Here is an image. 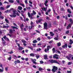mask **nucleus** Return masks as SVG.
I'll return each mask as SVG.
<instances>
[{
  "instance_id": "59",
  "label": "nucleus",
  "mask_w": 73,
  "mask_h": 73,
  "mask_svg": "<svg viewBox=\"0 0 73 73\" xmlns=\"http://www.w3.org/2000/svg\"><path fill=\"white\" fill-rule=\"evenodd\" d=\"M68 26L70 28V27H71V24H69L68 25Z\"/></svg>"
},
{
  "instance_id": "5",
  "label": "nucleus",
  "mask_w": 73,
  "mask_h": 73,
  "mask_svg": "<svg viewBox=\"0 0 73 73\" xmlns=\"http://www.w3.org/2000/svg\"><path fill=\"white\" fill-rule=\"evenodd\" d=\"M44 29H47V27H48V25H47V23L45 22L44 23Z\"/></svg>"
},
{
  "instance_id": "47",
  "label": "nucleus",
  "mask_w": 73,
  "mask_h": 73,
  "mask_svg": "<svg viewBox=\"0 0 73 73\" xmlns=\"http://www.w3.org/2000/svg\"><path fill=\"white\" fill-rule=\"evenodd\" d=\"M12 58L11 57H10L9 58H8V60H11V59Z\"/></svg>"
},
{
  "instance_id": "43",
  "label": "nucleus",
  "mask_w": 73,
  "mask_h": 73,
  "mask_svg": "<svg viewBox=\"0 0 73 73\" xmlns=\"http://www.w3.org/2000/svg\"><path fill=\"white\" fill-rule=\"evenodd\" d=\"M0 19H4V17L3 16H0Z\"/></svg>"
},
{
  "instance_id": "41",
  "label": "nucleus",
  "mask_w": 73,
  "mask_h": 73,
  "mask_svg": "<svg viewBox=\"0 0 73 73\" xmlns=\"http://www.w3.org/2000/svg\"><path fill=\"white\" fill-rule=\"evenodd\" d=\"M21 41L23 43H25V42H26L24 40H22Z\"/></svg>"
},
{
  "instance_id": "20",
  "label": "nucleus",
  "mask_w": 73,
  "mask_h": 73,
  "mask_svg": "<svg viewBox=\"0 0 73 73\" xmlns=\"http://www.w3.org/2000/svg\"><path fill=\"white\" fill-rule=\"evenodd\" d=\"M50 36H53L54 35V34L53 33V32H50Z\"/></svg>"
},
{
  "instance_id": "51",
  "label": "nucleus",
  "mask_w": 73,
  "mask_h": 73,
  "mask_svg": "<svg viewBox=\"0 0 73 73\" xmlns=\"http://www.w3.org/2000/svg\"><path fill=\"white\" fill-rule=\"evenodd\" d=\"M71 64H72V62H69L68 64V65H71Z\"/></svg>"
},
{
  "instance_id": "19",
  "label": "nucleus",
  "mask_w": 73,
  "mask_h": 73,
  "mask_svg": "<svg viewBox=\"0 0 73 73\" xmlns=\"http://www.w3.org/2000/svg\"><path fill=\"white\" fill-rule=\"evenodd\" d=\"M28 15L29 17H32V16H33V15H31V14H30V13H29V12L28 13Z\"/></svg>"
},
{
  "instance_id": "1",
  "label": "nucleus",
  "mask_w": 73,
  "mask_h": 73,
  "mask_svg": "<svg viewBox=\"0 0 73 73\" xmlns=\"http://www.w3.org/2000/svg\"><path fill=\"white\" fill-rule=\"evenodd\" d=\"M13 15H10L11 17H16V15H18V16H19V14H16V12H17V11H16V10H15V9H14L13 11Z\"/></svg>"
},
{
  "instance_id": "46",
  "label": "nucleus",
  "mask_w": 73,
  "mask_h": 73,
  "mask_svg": "<svg viewBox=\"0 0 73 73\" xmlns=\"http://www.w3.org/2000/svg\"><path fill=\"white\" fill-rule=\"evenodd\" d=\"M67 73H72V72H71V71H69L68 70H67Z\"/></svg>"
},
{
  "instance_id": "14",
  "label": "nucleus",
  "mask_w": 73,
  "mask_h": 73,
  "mask_svg": "<svg viewBox=\"0 0 73 73\" xmlns=\"http://www.w3.org/2000/svg\"><path fill=\"white\" fill-rule=\"evenodd\" d=\"M30 56H31V57H34V56H36V54H35L34 53H31L30 54Z\"/></svg>"
},
{
  "instance_id": "55",
  "label": "nucleus",
  "mask_w": 73,
  "mask_h": 73,
  "mask_svg": "<svg viewBox=\"0 0 73 73\" xmlns=\"http://www.w3.org/2000/svg\"><path fill=\"white\" fill-rule=\"evenodd\" d=\"M21 14H23V13H25V11H21Z\"/></svg>"
},
{
  "instance_id": "11",
  "label": "nucleus",
  "mask_w": 73,
  "mask_h": 73,
  "mask_svg": "<svg viewBox=\"0 0 73 73\" xmlns=\"http://www.w3.org/2000/svg\"><path fill=\"white\" fill-rule=\"evenodd\" d=\"M3 38L5 40H7V41H9V39L6 36H5L3 37Z\"/></svg>"
},
{
  "instance_id": "27",
  "label": "nucleus",
  "mask_w": 73,
  "mask_h": 73,
  "mask_svg": "<svg viewBox=\"0 0 73 73\" xmlns=\"http://www.w3.org/2000/svg\"><path fill=\"white\" fill-rule=\"evenodd\" d=\"M41 49L40 48L36 49V51H37V52H39L41 51Z\"/></svg>"
},
{
  "instance_id": "13",
  "label": "nucleus",
  "mask_w": 73,
  "mask_h": 73,
  "mask_svg": "<svg viewBox=\"0 0 73 73\" xmlns=\"http://www.w3.org/2000/svg\"><path fill=\"white\" fill-rule=\"evenodd\" d=\"M36 14V13L35 11L33 10V13H31V16H33L34 15H35Z\"/></svg>"
},
{
  "instance_id": "33",
  "label": "nucleus",
  "mask_w": 73,
  "mask_h": 73,
  "mask_svg": "<svg viewBox=\"0 0 73 73\" xmlns=\"http://www.w3.org/2000/svg\"><path fill=\"white\" fill-rule=\"evenodd\" d=\"M38 70L39 71H41V70H43V69L41 68H38Z\"/></svg>"
},
{
  "instance_id": "52",
  "label": "nucleus",
  "mask_w": 73,
  "mask_h": 73,
  "mask_svg": "<svg viewBox=\"0 0 73 73\" xmlns=\"http://www.w3.org/2000/svg\"><path fill=\"white\" fill-rule=\"evenodd\" d=\"M36 58L37 59H38V58L39 57H40V56H37V55H36Z\"/></svg>"
},
{
  "instance_id": "61",
  "label": "nucleus",
  "mask_w": 73,
  "mask_h": 73,
  "mask_svg": "<svg viewBox=\"0 0 73 73\" xmlns=\"http://www.w3.org/2000/svg\"><path fill=\"white\" fill-rule=\"evenodd\" d=\"M47 38L48 39H51V38H50L49 36H48Z\"/></svg>"
},
{
  "instance_id": "38",
  "label": "nucleus",
  "mask_w": 73,
  "mask_h": 73,
  "mask_svg": "<svg viewBox=\"0 0 73 73\" xmlns=\"http://www.w3.org/2000/svg\"><path fill=\"white\" fill-rule=\"evenodd\" d=\"M33 46L34 47H37L36 46V44H33Z\"/></svg>"
},
{
  "instance_id": "12",
  "label": "nucleus",
  "mask_w": 73,
  "mask_h": 73,
  "mask_svg": "<svg viewBox=\"0 0 73 73\" xmlns=\"http://www.w3.org/2000/svg\"><path fill=\"white\" fill-rule=\"evenodd\" d=\"M68 46V44H64V45H63L62 46V48H67Z\"/></svg>"
},
{
  "instance_id": "36",
  "label": "nucleus",
  "mask_w": 73,
  "mask_h": 73,
  "mask_svg": "<svg viewBox=\"0 0 73 73\" xmlns=\"http://www.w3.org/2000/svg\"><path fill=\"white\" fill-rule=\"evenodd\" d=\"M0 9L1 10H4V8L3 7H1Z\"/></svg>"
},
{
  "instance_id": "8",
  "label": "nucleus",
  "mask_w": 73,
  "mask_h": 73,
  "mask_svg": "<svg viewBox=\"0 0 73 73\" xmlns=\"http://www.w3.org/2000/svg\"><path fill=\"white\" fill-rule=\"evenodd\" d=\"M13 9H13V8H11L10 10H7L6 11H5V13H9V12H11V10H12V11H13Z\"/></svg>"
},
{
  "instance_id": "62",
  "label": "nucleus",
  "mask_w": 73,
  "mask_h": 73,
  "mask_svg": "<svg viewBox=\"0 0 73 73\" xmlns=\"http://www.w3.org/2000/svg\"><path fill=\"white\" fill-rule=\"evenodd\" d=\"M10 7V5H7L6 7V8H9Z\"/></svg>"
},
{
  "instance_id": "25",
  "label": "nucleus",
  "mask_w": 73,
  "mask_h": 73,
  "mask_svg": "<svg viewBox=\"0 0 73 73\" xmlns=\"http://www.w3.org/2000/svg\"><path fill=\"white\" fill-rule=\"evenodd\" d=\"M4 72V68L2 67L1 69H0V72Z\"/></svg>"
},
{
  "instance_id": "56",
  "label": "nucleus",
  "mask_w": 73,
  "mask_h": 73,
  "mask_svg": "<svg viewBox=\"0 0 73 73\" xmlns=\"http://www.w3.org/2000/svg\"><path fill=\"white\" fill-rule=\"evenodd\" d=\"M21 5L22 6V7H25V6L23 4H21Z\"/></svg>"
},
{
  "instance_id": "50",
  "label": "nucleus",
  "mask_w": 73,
  "mask_h": 73,
  "mask_svg": "<svg viewBox=\"0 0 73 73\" xmlns=\"http://www.w3.org/2000/svg\"><path fill=\"white\" fill-rule=\"evenodd\" d=\"M53 42V40L50 41L49 42V44H52Z\"/></svg>"
},
{
  "instance_id": "49",
  "label": "nucleus",
  "mask_w": 73,
  "mask_h": 73,
  "mask_svg": "<svg viewBox=\"0 0 73 73\" xmlns=\"http://www.w3.org/2000/svg\"><path fill=\"white\" fill-rule=\"evenodd\" d=\"M27 9L28 10H31V7H27Z\"/></svg>"
},
{
  "instance_id": "32",
  "label": "nucleus",
  "mask_w": 73,
  "mask_h": 73,
  "mask_svg": "<svg viewBox=\"0 0 73 73\" xmlns=\"http://www.w3.org/2000/svg\"><path fill=\"white\" fill-rule=\"evenodd\" d=\"M9 3H14V1L12 0H9Z\"/></svg>"
},
{
  "instance_id": "60",
  "label": "nucleus",
  "mask_w": 73,
  "mask_h": 73,
  "mask_svg": "<svg viewBox=\"0 0 73 73\" xmlns=\"http://www.w3.org/2000/svg\"><path fill=\"white\" fill-rule=\"evenodd\" d=\"M56 51L58 53H59V54H61V52H60V51Z\"/></svg>"
},
{
  "instance_id": "39",
  "label": "nucleus",
  "mask_w": 73,
  "mask_h": 73,
  "mask_svg": "<svg viewBox=\"0 0 73 73\" xmlns=\"http://www.w3.org/2000/svg\"><path fill=\"white\" fill-rule=\"evenodd\" d=\"M41 21H42V19H39L38 20V23H40Z\"/></svg>"
},
{
  "instance_id": "64",
  "label": "nucleus",
  "mask_w": 73,
  "mask_h": 73,
  "mask_svg": "<svg viewBox=\"0 0 73 73\" xmlns=\"http://www.w3.org/2000/svg\"><path fill=\"white\" fill-rule=\"evenodd\" d=\"M33 67L34 68H36V66H35V65L33 66Z\"/></svg>"
},
{
  "instance_id": "17",
  "label": "nucleus",
  "mask_w": 73,
  "mask_h": 73,
  "mask_svg": "<svg viewBox=\"0 0 73 73\" xmlns=\"http://www.w3.org/2000/svg\"><path fill=\"white\" fill-rule=\"evenodd\" d=\"M23 49H24V48H23V47H19L18 50H23Z\"/></svg>"
},
{
  "instance_id": "42",
  "label": "nucleus",
  "mask_w": 73,
  "mask_h": 73,
  "mask_svg": "<svg viewBox=\"0 0 73 73\" xmlns=\"http://www.w3.org/2000/svg\"><path fill=\"white\" fill-rule=\"evenodd\" d=\"M11 27L13 29H16V27L14 26H11Z\"/></svg>"
},
{
  "instance_id": "10",
  "label": "nucleus",
  "mask_w": 73,
  "mask_h": 73,
  "mask_svg": "<svg viewBox=\"0 0 73 73\" xmlns=\"http://www.w3.org/2000/svg\"><path fill=\"white\" fill-rule=\"evenodd\" d=\"M21 62L20 61V60H17V61L15 60L14 62V63L15 64H17V63H19V64Z\"/></svg>"
},
{
  "instance_id": "54",
  "label": "nucleus",
  "mask_w": 73,
  "mask_h": 73,
  "mask_svg": "<svg viewBox=\"0 0 73 73\" xmlns=\"http://www.w3.org/2000/svg\"><path fill=\"white\" fill-rule=\"evenodd\" d=\"M9 53H10V54H12V53H13V51H11V52H10Z\"/></svg>"
},
{
  "instance_id": "28",
  "label": "nucleus",
  "mask_w": 73,
  "mask_h": 73,
  "mask_svg": "<svg viewBox=\"0 0 73 73\" xmlns=\"http://www.w3.org/2000/svg\"><path fill=\"white\" fill-rule=\"evenodd\" d=\"M24 27V25L22 24L21 25V29H23V27Z\"/></svg>"
},
{
  "instance_id": "53",
  "label": "nucleus",
  "mask_w": 73,
  "mask_h": 73,
  "mask_svg": "<svg viewBox=\"0 0 73 73\" xmlns=\"http://www.w3.org/2000/svg\"><path fill=\"white\" fill-rule=\"evenodd\" d=\"M17 44H18V46L19 48V47H20V44H18L17 43Z\"/></svg>"
},
{
  "instance_id": "3",
  "label": "nucleus",
  "mask_w": 73,
  "mask_h": 73,
  "mask_svg": "<svg viewBox=\"0 0 73 73\" xmlns=\"http://www.w3.org/2000/svg\"><path fill=\"white\" fill-rule=\"evenodd\" d=\"M50 62L51 63H56V64H59V63L56 60H52L50 61Z\"/></svg>"
},
{
  "instance_id": "37",
  "label": "nucleus",
  "mask_w": 73,
  "mask_h": 73,
  "mask_svg": "<svg viewBox=\"0 0 73 73\" xmlns=\"http://www.w3.org/2000/svg\"><path fill=\"white\" fill-rule=\"evenodd\" d=\"M69 33V30H68L66 32V34H68Z\"/></svg>"
},
{
  "instance_id": "18",
  "label": "nucleus",
  "mask_w": 73,
  "mask_h": 73,
  "mask_svg": "<svg viewBox=\"0 0 73 73\" xmlns=\"http://www.w3.org/2000/svg\"><path fill=\"white\" fill-rule=\"evenodd\" d=\"M18 9H19V10H20V11H21L23 9V7H22L21 6H19Z\"/></svg>"
},
{
  "instance_id": "34",
  "label": "nucleus",
  "mask_w": 73,
  "mask_h": 73,
  "mask_svg": "<svg viewBox=\"0 0 73 73\" xmlns=\"http://www.w3.org/2000/svg\"><path fill=\"white\" fill-rule=\"evenodd\" d=\"M5 21L7 23H8V24H9V21H8V20L7 19H5Z\"/></svg>"
},
{
  "instance_id": "58",
  "label": "nucleus",
  "mask_w": 73,
  "mask_h": 73,
  "mask_svg": "<svg viewBox=\"0 0 73 73\" xmlns=\"http://www.w3.org/2000/svg\"><path fill=\"white\" fill-rule=\"evenodd\" d=\"M40 62L41 64H43L44 63V62H43L42 61H40Z\"/></svg>"
},
{
  "instance_id": "57",
  "label": "nucleus",
  "mask_w": 73,
  "mask_h": 73,
  "mask_svg": "<svg viewBox=\"0 0 73 73\" xmlns=\"http://www.w3.org/2000/svg\"><path fill=\"white\" fill-rule=\"evenodd\" d=\"M40 38H37V40L38 41H40Z\"/></svg>"
},
{
  "instance_id": "35",
  "label": "nucleus",
  "mask_w": 73,
  "mask_h": 73,
  "mask_svg": "<svg viewBox=\"0 0 73 73\" xmlns=\"http://www.w3.org/2000/svg\"><path fill=\"white\" fill-rule=\"evenodd\" d=\"M52 51L53 52V53H54V52H56V49L55 48H53L52 49Z\"/></svg>"
},
{
  "instance_id": "40",
  "label": "nucleus",
  "mask_w": 73,
  "mask_h": 73,
  "mask_svg": "<svg viewBox=\"0 0 73 73\" xmlns=\"http://www.w3.org/2000/svg\"><path fill=\"white\" fill-rule=\"evenodd\" d=\"M9 31H10L9 33H13V31H12V30L11 29H10Z\"/></svg>"
},
{
  "instance_id": "16",
  "label": "nucleus",
  "mask_w": 73,
  "mask_h": 73,
  "mask_svg": "<svg viewBox=\"0 0 73 73\" xmlns=\"http://www.w3.org/2000/svg\"><path fill=\"white\" fill-rule=\"evenodd\" d=\"M48 0L46 1H45V3L44 4V5H45L46 7L48 6V5H47V4L48 3Z\"/></svg>"
},
{
  "instance_id": "26",
  "label": "nucleus",
  "mask_w": 73,
  "mask_h": 73,
  "mask_svg": "<svg viewBox=\"0 0 73 73\" xmlns=\"http://www.w3.org/2000/svg\"><path fill=\"white\" fill-rule=\"evenodd\" d=\"M44 59L46 60L47 59V55L45 54V55H44Z\"/></svg>"
},
{
  "instance_id": "29",
  "label": "nucleus",
  "mask_w": 73,
  "mask_h": 73,
  "mask_svg": "<svg viewBox=\"0 0 73 73\" xmlns=\"http://www.w3.org/2000/svg\"><path fill=\"white\" fill-rule=\"evenodd\" d=\"M70 23H71V24H73V20H72V19H70Z\"/></svg>"
},
{
  "instance_id": "6",
  "label": "nucleus",
  "mask_w": 73,
  "mask_h": 73,
  "mask_svg": "<svg viewBox=\"0 0 73 73\" xmlns=\"http://www.w3.org/2000/svg\"><path fill=\"white\" fill-rule=\"evenodd\" d=\"M1 40L3 43V44H4V45H5V43H6V42L5 41V40H4V39L3 38H1Z\"/></svg>"
},
{
  "instance_id": "2",
  "label": "nucleus",
  "mask_w": 73,
  "mask_h": 73,
  "mask_svg": "<svg viewBox=\"0 0 73 73\" xmlns=\"http://www.w3.org/2000/svg\"><path fill=\"white\" fill-rule=\"evenodd\" d=\"M58 69V68L57 67H56L55 66H53V68L52 70V71L53 72H55L56 71V70H57Z\"/></svg>"
},
{
  "instance_id": "7",
  "label": "nucleus",
  "mask_w": 73,
  "mask_h": 73,
  "mask_svg": "<svg viewBox=\"0 0 73 73\" xmlns=\"http://www.w3.org/2000/svg\"><path fill=\"white\" fill-rule=\"evenodd\" d=\"M1 40L3 43V44H4V45H5V43H6V42L5 41V40H4V39L3 38H1Z\"/></svg>"
},
{
  "instance_id": "9",
  "label": "nucleus",
  "mask_w": 73,
  "mask_h": 73,
  "mask_svg": "<svg viewBox=\"0 0 73 73\" xmlns=\"http://www.w3.org/2000/svg\"><path fill=\"white\" fill-rule=\"evenodd\" d=\"M52 48V45H50V46H47V51H49V49H50V48Z\"/></svg>"
},
{
  "instance_id": "21",
  "label": "nucleus",
  "mask_w": 73,
  "mask_h": 73,
  "mask_svg": "<svg viewBox=\"0 0 73 73\" xmlns=\"http://www.w3.org/2000/svg\"><path fill=\"white\" fill-rule=\"evenodd\" d=\"M54 38V40H58V35H57V37H55Z\"/></svg>"
},
{
  "instance_id": "23",
  "label": "nucleus",
  "mask_w": 73,
  "mask_h": 73,
  "mask_svg": "<svg viewBox=\"0 0 73 73\" xmlns=\"http://www.w3.org/2000/svg\"><path fill=\"white\" fill-rule=\"evenodd\" d=\"M67 12L69 13H72V11H71V10H70V9H68L67 10Z\"/></svg>"
},
{
  "instance_id": "30",
  "label": "nucleus",
  "mask_w": 73,
  "mask_h": 73,
  "mask_svg": "<svg viewBox=\"0 0 73 73\" xmlns=\"http://www.w3.org/2000/svg\"><path fill=\"white\" fill-rule=\"evenodd\" d=\"M33 43H36V42H37V40H35L33 41Z\"/></svg>"
},
{
  "instance_id": "44",
  "label": "nucleus",
  "mask_w": 73,
  "mask_h": 73,
  "mask_svg": "<svg viewBox=\"0 0 73 73\" xmlns=\"http://www.w3.org/2000/svg\"><path fill=\"white\" fill-rule=\"evenodd\" d=\"M32 26H30L29 28V30H30V29H32Z\"/></svg>"
},
{
  "instance_id": "63",
  "label": "nucleus",
  "mask_w": 73,
  "mask_h": 73,
  "mask_svg": "<svg viewBox=\"0 0 73 73\" xmlns=\"http://www.w3.org/2000/svg\"><path fill=\"white\" fill-rule=\"evenodd\" d=\"M59 50H62V48L61 47H59Z\"/></svg>"
},
{
  "instance_id": "31",
  "label": "nucleus",
  "mask_w": 73,
  "mask_h": 73,
  "mask_svg": "<svg viewBox=\"0 0 73 73\" xmlns=\"http://www.w3.org/2000/svg\"><path fill=\"white\" fill-rule=\"evenodd\" d=\"M57 46H61V43L60 42H58L57 44Z\"/></svg>"
},
{
  "instance_id": "48",
  "label": "nucleus",
  "mask_w": 73,
  "mask_h": 73,
  "mask_svg": "<svg viewBox=\"0 0 73 73\" xmlns=\"http://www.w3.org/2000/svg\"><path fill=\"white\" fill-rule=\"evenodd\" d=\"M25 3L26 4H28V1H27V0H26L25 1Z\"/></svg>"
},
{
  "instance_id": "45",
  "label": "nucleus",
  "mask_w": 73,
  "mask_h": 73,
  "mask_svg": "<svg viewBox=\"0 0 73 73\" xmlns=\"http://www.w3.org/2000/svg\"><path fill=\"white\" fill-rule=\"evenodd\" d=\"M6 3L7 4H9V3L8 2H7V1H5L4 3V4H6Z\"/></svg>"
},
{
  "instance_id": "4",
  "label": "nucleus",
  "mask_w": 73,
  "mask_h": 73,
  "mask_svg": "<svg viewBox=\"0 0 73 73\" xmlns=\"http://www.w3.org/2000/svg\"><path fill=\"white\" fill-rule=\"evenodd\" d=\"M58 57H59L58 55L55 54L53 56V58H56V59H58Z\"/></svg>"
},
{
  "instance_id": "24",
  "label": "nucleus",
  "mask_w": 73,
  "mask_h": 73,
  "mask_svg": "<svg viewBox=\"0 0 73 73\" xmlns=\"http://www.w3.org/2000/svg\"><path fill=\"white\" fill-rule=\"evenodd\" d=\"M9 26H3V28H9Z\"/></svg>"
},
{
  "instance_id": "15",
  "label": "nucleus",
  "mask_w": 73,
  "mask_h": 73,
  "mask_svg": "<svg viewBox=\"0 0 73 73\" xmlns=\"http://www.w3.org/2000/svg\"><path fill=\"white\" fill-rule=\"evenodd\" d=\"M73 43V41L72 40V39H70V42H69V44L70 45H72V44Z\"/></svg>"
},
{
  "instance_id": "22",
  "label": "nucleus",
  "mask_w": 73,
  "mask_h": 73,
  "mask_svg": "<svg viewBox=\"0 0 73 73\" xmlns=\"http://www.w3.org/2000/svg\"><path fill=\"white\" fill-rule=\"evenodd\" d=\"M42 9L43 11H46V10L47 9V8H45V7H43L42 8Z\"/></svg>"
}]
</instances>
